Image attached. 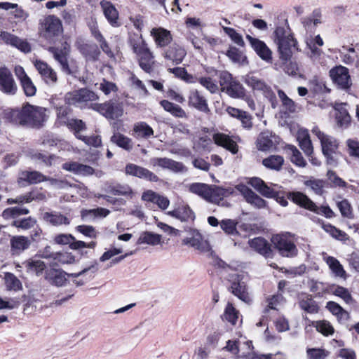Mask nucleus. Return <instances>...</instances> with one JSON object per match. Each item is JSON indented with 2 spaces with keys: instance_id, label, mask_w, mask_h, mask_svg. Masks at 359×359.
I'll use <instances>...</instances> for the list:
<instances>
[{
  "instance_id": "obj_57",
  "label": "nucleus",
  "mask_w": 359,
  "mask_h": 359,
  "mask_svg": "<svg viewBox=\"0 0 359 359\" xmlns=\"http://www.w3.org/2000/svg\"><path fill=\"white\" fill-rule=\"evenodd\" d=\"M224 318L231 323L235 325L238 318V312L233 307L231 303H228L224 313Z\"/></svg>"
},
{
  "instance_id": "obj_54",
  "label": "nucleus",
  "mask_w": 359,
  "mask_h": 359,
  "mask_svg": "<svg viewBox=\"0 0 359 359\" xmlns=\"http://www.w3.org/2000/svg\"><path fill=\"white\" fill-rule=\"evenodd\" d=\"M315 327L318 332L324 336L332 335L334 332V329L331 323L325 320L316 321Z\"/></svg>"
},
{
  "instance_id": "obj_40",
  "label": "nucleus",
  "mask_w": 359,
  "mask_h": 359,
  "mask_svg": "<svg viewBox=\"0 0 359 359\" xmlns=\"http://www.w3.org/2000/svg\"><path fill=\"white\" fill-rule=\"evenodd\" d=\"M138 244H147L151 245H157L162 244L161 236L153 232H143L139 237Z\"/></svg>"
},
{
  "instance_id": "obj_33",
  "label": "nucleus",
  "mask_w": 359,
  "mask_h": 359,
  "mask_svg": "<svg viewBox=\"0 0 359 359\" xmlns=\"http://www.w3.org/2000/svg\"><path fill=\"white\" fill-rule=\"evenodd\" d=\"M135 251L125 252L123 253L121 248H110L100 257V259L101 262H105L112 259L111 262L116 264L127 256L133 255Z\"/></svg>"
},
{
  "instance_id": "obj_50",
  "label": "nucleus",
  "mask_w": 359,
  "mask_h": 359,
  "mask_svg": "<svg viewBox=\"0 0 359 359\" xmlns=\"http://www.w3.org/2000/svg\"><path fill=\"white\" fill-rule=\"evenodd\" d=\"M210 186L203 183H193L189 185V191L208 200Z\"/></svg>"
},
{
  "instance_id": "obj_1",
  "label": "nucleus",
  "mask_w": 359,
  "mask_h": 359,
  "mask_svg": "<svg viewBox=\"0 0 359 359\" xmlns=\"http://www.w3.org/2000/svg\"><path fill=\"white\" fill-rule=\"evenodd\" d=\"M209 263L220 269V273L230 283L229 291L244 302L251 301L248 288L244 281V275L240 273L242 264L237 262L226 264L221 259L212 248H198Z\"/></svg>"
},
{
  "instance_id": "obj_58",
  "label": "nucleus",
  "mask_w": 359,
  "mask_h": 359,
  "mask_svg": "<svg viewBox=\"0 0 359 359\" xmlns=\"http://www.w3.org/2000/svg\"><path fill=\"white\" fill-rule=\"evenodd\" d=\"M327 264L329 265L330 269L338 277H344L345 275V271L343 269L342 266L340 264L338 260L332 257H328L327 258Z\"/></svg>"
},
{
  "instance_id": "obj_18",
  "label": "nucleus",
  "mask_w": 359,
  "mask_h": 359,
  "mask_svg": "<svg viewBox=\"0 0 359 359\" xmlns=\"http://www.w3.org/2000/svg\"><path fill=\"white\" fill-rule=\"evenodd\" d=\"M151 164L154 167L158 166L163 169H168L173 172H184L187 170V168L182 163L165 157L151 158Z\"/></svg>"
},
{
  "instance_id": "obj_11",
  "label": "nucleus",
  "mask_w": 359,
  "mask_h": 359,
  "mask_svg": "<svg viewBox=\"0 0 359 359\" xmlns=\"http://www.w3.org/2000/svg\"><path fill=\"white\" fill-rule=\"evenodd\" d=\"M330 76L333 82L341 89H348L352 85L348 69L344 66L339 65L332 68Z\"/></svg>"
},
{
  "instance_id": "obj_29",
  "label": "nucleus",
  "mask_w": 359,
  "mask_h": 359,
  "mask_svg": "<svg viewBox=\"0 0 359 359\" xmlns=\"http://www.w3.org/2000/svg\"><path fill=\"white\" fill-rule=\"evenodd\" d=\"M1 39L7 44H11L16 47L21 51L27 53L31 51L29 44L18 36L13 35L7 32H1L0 34Z\"/></svg>"
},
{
  "instance_id": "obj_34",
  "label": "nucleus",
  "mask_w": 359,
  "mask_h": 359,
  "mask_svg": "<svg viewBox=\"0 0 359 359\" xmlns=\"http://www.w3.org/2000/svg\"><path fill=\"white\" fill-rule=\"evenodd\" d=\"M334 109L337 124L341 127H347L351 122V116L346 109V104L341 103L336 104Z\"/></svg>"
},
{
  "instance_id": "obj_4",
  "label": "nucleus",
  "mask_w": 359,
  "mask_h": 359,
  "mask_svg": "<svg viewBox=\"0 0 359 359\" xmlns=\"http://www.w3.org/2000/svg\"><path fill=\"white\" fill-rule=\"evenodd\" d=\"M287 198L302 208L318 214H323L327 218H332L334 216V212L329 206H322L318 208L306 195L302 192H289Z\"/></svg>"
},
{
  "instance_id": "obj_36",
  "label": "nucleus",
  "mask_w": 359,
  "mask_h": 359,
  "mask_svg": "<svg viewBox=\"0 0 359 359\" xmlns=\"http://www.w3.org/2000/svg\"><path fill=\"white\" fill-rule=\"evenodd\" d=\"M47 180L46 177L38 171H24L20 175L19 182L25 181L29 184H36Z\"/></svg>"
},
{
  "instance_id": "obj_24",
  "label": "nucleus",
  "mask_w": 359,
  "mask_h": 359,
  "mask_svg": "<svg viewBox=\"0 0 359 359\" xmlns=\"http://www.w3.org/2000/svg\"><path fill=\"white\" fill-rule=\"evenodd\" d=\"M186 55V50L176 43L169 46L163 54L165 59L172 61L175 65L180 64Z\"/></svg>"
},
{
  "instance_id": "obj_31",
  "label": "nucleus",
  "mask_w": 359,
  "mask_h": 359,
  "mask_svg": "<svg viewBox=\"0 0 359 359\" xmlns=\"http://www.w3.org/2000/svg\"><path fill=\"white\" fill-rule=\"evenodd\" d=\"M140 67L147 73H150L154 70L155 64L154 56L148 48L147 49L136 55Z\"/></svg>"
},
{
  "instance_id": "obj_10",
  "label": "nucleus",
  "mask_w": 359,
  "mask_h": 359,
  "mask_svg": "<svg viewBox=\"0 0 359 359\" xmlns=\"http://www.w3.org/2000/svg\"><path fill=\"white\" fill-rule=\"evenodd\" d=\"M91 108L109 119H115L122 116L123 109L120 103L109 100L102 104H93Z\"/></svg>"
},
{
  "instance_id": "obj_37",
  "label": "nucleus",
  "mask_w": 359,
  "mask_h": 359,
  "mask_svg": "<svg viewBox=\"0 0 359 359\" xmlns=\"http://www.w3.org/2000/svg\"><path fill=\"white\" fill-rule=\"evenodd\" d=\"M286 151L290 156V161L292 163L301 168L306 167V161L302 156V153L295 146L291 144L287 145L286 147Z\"/></svg>"
},
{
  "instance_id": "obj_25",
  "label": "nucleus",
  "mask_w": 359,
  "mask_h": 359,
  "mask_svg": "<svg viewBox=\"0 0 359 359\" xmlns=\"http://www.w3.org/2000/svg\"><path fill=\"white\" fill-rule=\"evenodd\" d=\"M46 198V195L44 193L38 189H34L29 193H27L24 195L19 196L16 197V198H8L7 203L8 204H13V203H29L33 201H43Z\"/></svg>"
},
{
  "instance_id": "obj_32",
  "label": "nucleus",
  "mask_w": 359,
  "mask_h": 359,
  "mask_svg": "<svg viewBox=\"0 0 359 359\" xmlns=\"http://www.w3.org/2000/svg\"><path fill=\"white\" fill-rule=\"evenodd\" d=\"M68 274L64 271L51 269L46 272L45 278L52 285L61 287L67 283Z\"/></svg>"
},
{
  "instance_id": "obj_35",
  "label": "nucleus",
  "mask_w": 359,
  "mask_h": 359,
  "mask_svg": "<svg viewBox=\"0 0 359 359\" xmlns=\"http://www.w3.org/2000/svg\"><path fill=\"white\" fill-rule=\"evenodd\" d=\"M111 142L126 151H130L133 147L132 140L118 132L113 134L111 137Z\"/></svg>"
},
{
  "instance_id": "obj_15",
  "label": "nucleus",
  "mask_w": 359,
  "mask_h": 359,
  "mask_svg": "<svg viewBox=\"0 0 359 359\" xmlns=\"http://www.w3.org/2000/svg\"><path fill=\"white\" fill-rule=\"evenodd\" d=\"M48 51L53 55L54 59L60 64V68L63 72L67 74L77 77L78 68L69 64L68 61V55L62 53L59 50V48L50 47Z\"/></svg>"
},
{
  "instance_id": "obj_17",
  "label": "nucleus",
  "mask_w": 359,
  "mask_h": 359,
  "mask_svg": "<svg viewBox=\"0 0 359 359\" xmlns=\"http://www.w3.org/2000/svg\"><path fill=\"white\" fill-rule=\"evenodd\" d=\"M311 132L320 140L323 154L335 152L338 150L339 143L334 137L320 131L317 126H314L312 128Z\"/></svg>"
},
{
  "instance_id": "obj_7",
  "label": "nucleus",
  "mask_w": 359,
  "mask_h": 359,
  "mask_svg": "<svg viewBox=\"0 0 359 359\" xmlns=\"http://www.w3.org/2000/svg\"><path fill=\"white\" fill-rule=\"evenodd\" d=\"M244 82L254 92L259 93L267 98L274 107L273 102L276 100V95L264 81L252 74H248L245 77Z\"/></svg>"
},
{
  "instance_id": "obj_20",
  "label": "nucleus",
  "mask_w": 359,
  "mask_h": 359,
  "mask_svg": "<svg viewBox=\"0 0 359 359\" xmlns=\"http://www.w3.org/2000/svg\"><path fill=\"white\" fill-rule=\"evenodd\" d=\"M34 67L43 80L48 85H54L57 81L55 71L46 62L41 60H36Z\"/></svg>"
},
{
  "instance_id": "obj_28",
  "label": "nucleus",
  "mask_w": 359,
  "mask_h": 359,
  "mask_svg": "<svg viewBox=\"0 0 359 359\" xmlns=\"http://www.w3.org/2000/svg\"><path fill=\"white\" fill-rule=\"evenodd\" d=\"M297 240L294 235L288 232L273 235L271 239L274 247H296L297 245H299Z\"/></svg>"
},
{
  "instance_id": "obj_56",
  "label": "nucleus",
  "mask_w": 359,
  "mask_h": 359,
  "mask_svg": "<svg viewBox=\"0 0 359 359\" xmlns=\"http://www.w3.org/2000/svg\"><path fill=\"white\" fill-rule=\"evenodd\" d=\"M26 267L30 273L39 276L46 268V264L41 260H32L26 264Z\"/></svg>"
},
{
  "instance_id": "obj_48",
  "label": "nucleus",
  "mask_w": 359,
  "mask_h": 359,
  "mask_svg": "<svg viewBox=\"0 0 359 359\" xmlns=\"http://www.w3.org/2000/svg\"><path fill=\"white\" fill-rule=\"evenodd\" d=\"M300 308L309 313H316L318 312V306L316 301L311 297L306 296L299 302Z\"/></svg>"
},
{
  "instance_id": "obj_38",
  "label": "nucleus",
  "mask_w": 359,
  "mask_h": 359,
  "mask_svg": "<svg viewBox=\"0 0 359 359\" xmlns=\"http://www.w3.org/2000/svg\"><path fill=\"white\" fill-rule=\"evenodd\" d=\"M55 243L57 245H69V247H86L83 241H76L71 234H60L55 237Z\"/></svg>"
},
{
  "instance_id": "obj_64",
  "label": "nucleus",
  "mask_w": 359,
  "mask_h": 359,
  "mask_svg": "<svg viewBox=\"0 0 359 359\" xmlns=\"http://www.w3.org/2000/svg\"><path fill=\"white\" fill-rule=\"evenodd\" d=\"M337 205L343 217L348 219L353 218L352 208L347 200L339 201Z\"/></svg>"
},
{
  "instance_id": "obj_46",
  "label": "nucleus",
  "mask_w": 359,
  "mask_h": 359,
  "mask_svg": "<svg viewBox=\"0 0 359 359\" xmlns=\"http://www.w3.org/2000/svg\"><path fill=\"white\" fill-rule=\"evenodd\" d=\"M133 131L137 137L149 138L153 136V129L145 122H138L134 125Z\"/></svg>"
},
{
  "instance_id": "obj_51",
  "label": "nucleus",
  "mask_w": 359,
  "mask_h": 359,
  "mask_svg": "<svg viewBox=\"0 0 359 359\" xmlns=\"http://www.w3.org/2000/svg\"><path fill=\"white\" fill-rule=\"evenodd\" d=\"M331 292L335 296L341 298L346 304H352L353 303V299L346 288L341 286H333L331 288Z\"/></svg>"
},
{
  "instance_id": "obj_47",
  "label": "nucleus",
  "mask_w": 359,
  "mask_h": 359,
  "mask_svg": "<svg viewBox=\"0 0 359 359\" xmlns=\"http://www.w3.org/2000/svg\"><path fill=\"white\" fill-rule=\"evenodd\" d=\"M109 192L114 195L122 196L130 198L133 196L131 187L127 184H117L109 187Z\"/></svg>"
},
{
  "instance_id": "obj_45",
  "label": "nucleus",
  "mask_w": 359,
  "mask_h": 359,
  "mask_svg": "<svg viewBox=\"0 0 359 359\" xmlns=\"http://www.w3.org/2000/svg\"><path fill=\"white\" fill-rule=\"evenodd\" d=\"M284 158L279 155H271L262 160V164L267 168L278 171L281 169Z\"/></svg>"
},
{
  "instance_id": "obj_43",
  "label": "nucleus",
  "mask_w": 359,
  "mask_h": 359,
  "mask_svg": "<svg viewBox=\"0 0 359 359\" xmlns=\"http://www.w3.org/2000/svg\"><path fill=\"white\" fill-rule=\"evenodd\" d=\"M106 18L111 25L116 23L118 19V12L115 7L109 1H102L100 3Z\"/></svg>"
},
{
  "instance_id": "obj_60",
  "label": "nucleus",
  "mask_w": 359,
  "mask_h": 359,
  "mask_svg": "<svg viewBox=\"0 0 359 359\" xmlns=\"http://www.w3.org/2000/svg\"><path fill=\"white\" fill-rule=\"evenodd\" d=\"M226 55L233 62L244 64L246 62V57L235 47L230 48Z\"/></svg>"
},
{
  "instance_id": "obj_2",
  "label": "nucleus",
  "mask_w": 359,
  "mask_h": 359,
  "mask_svg": "<svg viewBox=\"0 0 359 359\" xmlns=\"http://www.w3.org/2000/svg\"><path fill=\"white\" fill-rule=\"evenodd\" d=\"M4 118L8 121L31 128H41L47 121L46 109L25 104L20 109H8L4 111Z\"/></svg>"
},
{
  "instance_id": "obj_30",
  "label": "nucleus",
  "mask_w": 359,
  "mask_h": 359,
  "mask_svg": "<svg viewBox=\"0 0 359 359\" xmlns=\"http://www.w3.org/2000/svg\"><path fill=\"white\" fill-rule=\"evenodd\" d=\"M62 168L81 176H90L94 173V169L87 165L78 162H67L62 164Z\"/></svg>"
},
{
  "instance_id": "obj_3",
  "label": "nucleus",
  "mask_w": 359,
  "mask_h": 359,
  "mask_svg": "<svg viewBox=\"0 0 359 359\" xmlns=\"http://www.w3.org/2000/svg\"><path fill=\"white\" fill-rule=\"evenodd\" d=\"M275 43L278 46L280 59L286 64L292 55V48L295 46L297 41L291 35L288 27H278L275 32Z\"/></svg>"
},
{
  "instance_id": "obj_14",
  "label": "nucleus",
  "mask_w": 359,
  "mask_h": 359,
  "mask_svg": "<svg viewBox=\"0 0 359 359\" xmlns=\"http://www.w3.org/2000/svg\"><path fill=\"white\" fill-rule=\"evenodd\" d=\"M98 271V266L96 262L85 267L78 273L68 274V278H72V282L76 286H82L93 279Z\"/></svg>"
},
{
  "instance_id": "obj_5",
  "label": "nucleus",
  "mask_w": 359,
  "mask_h": 359,
  "mask_svg": "<svg viewBox=\"0 0 359 359\" xmlns=\"http://www.w3.org/2000/svg\"><path fill=\"white\" fill-rule=\"evenodd\" d=\"M98 99L99 97L95 92L86 88L68 92L65 96L66 104L79 107H83L88 102L96 101Z\"/></svg>"
},
{
  "instance_id": "obj_63",
  "label": "nucleus",
  "mask_w": 359,
  "mask_h": 359,
  "mask_svg": "<svg viewBox=\"0 0 359 359\" xmlns=\"http://www.w3.org/2000/svg\"><path fill=\"white\" fill-rule=\"evenodd\" d=\"M324 230L329 233L332 237L343 241L346 239L347 235L342 231L337 229L335 226H332L331 224H324L323 225Z\"/></svg>"
},
{
  "instance_id": "obj_41",
  "label": "nucleus",
  "mask_w": 359,
  "mask_h": 359,
  "mask_svg": "<svg viewBox=\"0 0 359 359\" xmlns=\"http://www.w3.org/2000/svg\"><path fill=\"white\" fill-rule=\"evenodd\" d=\"M129 44L133 52L137 55L148 48L147 44L143 39L142 34H133L130 36Z\"/></svg>"
},
{
  "instance_id": "obj_39",
  "label": "nucleus",
  "mask_w": 359,
  "mask_h": 359,
  "mask_svg": "<svg viewBox=\"0 0 359 359\" xmlns=\"http://www.w3.org/2000/svg\"><path fill=\"white\" fill-rule=\"evenodd\" d=\"M43 219L50 224L54 226L61 224L68 225L70 222L69 219L60 212H45L43 214Z\"/></svg>"
},
{
  "instance_id": "obj_19",
  "label": "nucleus",
  "mask_w": 359,
  "mask_h": 359,
  "mask_svg": "<svg viewBox=\"0 0 359 359\" xmlns=\"http://www.w3.org/2000/svg\"><path fill=\"white\" fill-rule=\"evenodd\" d=\"M246 39L262 60L266 62H271L272 52L264 41L258 39L253 38L250 35H247Z\"/></svg>"
},
{
  "instance_id": "obj_55",
  "label": "nucleus",
  "mask_w": 359,
  "mask_h": 359,
  "mask_svg": "<svg viewBox=\"0 0 359 359\" xmlns=\"http://www.w3.org/2000/svg\"><path fill=\"white\" fill-rule=\"evenodd\" d=\"M92 34L95 39L100 43V48H102V51L105 53L109 57H113V52L111 50L107 42L105 41L104 38L99 32V30L95 29L92 31Z\"/></svg>"
},
{
  "instance_id": "obj_49",
  "label": "nucleus",
  "mask_w": 359,
  "mask_h": 359,
  "mask_svg": "<svg viewBox=\"0 0 359 359\" xmlns=\"http://www.w3.org/2000/svg\"><path fill=\"white\" fill-rule=\"evenodd\" d=\"M4 279L6 286L8 290L18 291L22 289L20 280L14 274L6 273Z\"/></svg>"
},
{
  "instance_id": "obj_23",
  "label": "nucleus",
  "mask_w": 359,
  "mask_h": 359,
  "mask_svg": "<svg viewBox=\"0 0 359 359\" xmlns=\"http://www.w3.org/2000/svg\"><path fill=\"white\" fill-rule=\"evenodd\" d=\"M234 193L231 187L223 188L218 186H210L208 201L219 204L224 198L228 197Z\"/></svg>"
},
{
  "instance_id": "obj_12",
  "label": "nucleus",
  "mask_w": 359,
  "mask_h": 359,
  "mask_svg": "<svg viewBox=\"0 0 359 359\" xmlns=\"http://www.w3.org/2000/svg\"><path fill=\"white\" fill-rule=\"evenodd\" d=\"M0 91L8 95H14L18 91L13 74L6 67H0Z\"/></svg>"
},
{
  "instance_id": "obj_21",
  "label": "nucleus",
  "mask_w": 359,
  "mask_h": 359,
  "mask_svg": "<svg viewBox=\"0 0 359 359\" xmlns=\"http://www.w3.org/2000/svg\"><path fill=\"white\" fill-rule=\"evenodd\" d=\"M188 103L189 106L201 111L208 112L210 111L206 98L197 89H191L189 91Z\"/></svg>"
},
{
  "instance_id": "obj_42",
  "label": "nucleus",
  "mask_w": 359,
  "mask_h": 359,
  "mask_svg": "<svg viewBox=\"0 0 359 359\" xmlns=\"http://www.w3.org/2000/svg\"><path fill=\"white\" fill-rule=\"evenodd\" d=\"M326 308L334 316H337L338 320L346 321L349 317L348 313L345 311L339 304L334 302H328Z\"/></svg>"
},
{
  "instance_id": "obj_61",
  "label": "nucleus",
  "mask_w": 359,
  "mask_h": 359,
  "mask_svg": "<svg viewBox=\"0 0 359 359\" xmlns=\"http://www.w3.org/2000/svg\"><path fill=\"white\" fill-rule=\"evenodd\" d=\"M236 222L230 219H223L220 222L219 224L222 229L228 234L237 233Z\"/></svg>"
},
{
  "instance_id": "obj_53",
  "label": "nucleus",
  "mask_w": 359,
  "mask_h": 359,
  "mask_svg": "<svg viewBox=\"0 0 359 359\" xmlns=\"http://www.w3.org/2000/svg\"><path fill=\"white\" fill-rule=\"evenodd\" d=\"M82 53L88 60H95L98 59L100 50L95 44H85L81 48Z\"/></svg>"
},
{
  "instance_id": "obj_16",
  "label": "nucleus",
  "mask_w": 359,
  "mask_h": 359,
  "mask_svg": "<svg viewBox=\"0 0 359 359\" xmlns=\"http://www.w3.org/2000/svg\"><path fill=\"white\" fill-rule=\"evenodd\" d=\"M236 189L242 194L246 202L255 208L262 209L267 206V202L259 196L253 192L243 184L236 185Z\"/></svg>"
},
{
  "instance_id": "obj_26",
  "label": "nucleus",
  "mask_w": 359,
  "mask_h": 359,
  "mask_svg": "<svg viewBox=\"0 0 359 359\" xmlns=\"http://www.w3.org/2000/svg\"><path fill=\"white\" fill-rule=\"evenodd\" d=\"M297 140L299 146L307 156H311L313 153V147L310 138L309 130L306 128H299L297 133Z\"/></svg>"
},
{
  "instance_id": "obj_22",
  "label": "nucleus",
  "mask_w": 359,
  "mask_h": 359,
  "mask_svg": "<svg viewBox=\"0 0 359 359\" xmlns=\"http://www.w3.org/2000/svg\"><path fill=\"white\" fill-rule=\"evenodd\" d=\"M151 36L153 37L157 47L163 48L170 44L172 40L170 32L163 27H155L151 30Z\"/></svg>"
},
{
  "instance_id": "obj_27",
  "label": "nucleus",
  "mask_w": 359,
  "mask_h": 359,
  "mask_svg": "<svg viewBox=\"0 0 359 359\" xmlns=\"http://www.w3.org/2000/svg\"><path fill=\"white\" fill-rule=\"evenodd\" d=\"M212 140L217 145L226 149L233 154L238 151L236 142L228 135L220 133H215L212 135Z\"/></svg>"
},
{
  "instance_id": "obj_8",
  "label": "nucleus",
  "mask_w": 359,
  "mask_h": 359,
  "mask_svg": "<svg viewBox=\"0 0 359 359\" xmlns=\"http://www.w3.org/2000/svg\"><path fill=\"white\" fill-rule=\"evenodd\" d=\"M41 29L45 38L50 39L62 32L60 20L53 15H49L40 20Z\"/></svg>"
},
{
  "instance_id": "obj_9",
  "label": "nucleus",
  "mask_w": 359,
  "mask_h": 359,
  "mask_svg": "<svg viewBox=\"0 0 359 359\" xmlns=\"http://www.w3.org/2000/svg\"><path fill=\"white\" fill-rule=\"evenodd\" d=\"M248 183L263 196L269 198H276L277 203L283 207L287 205L288 202L287 199L284 196H278L277 192L270 188L261 178H250Z\"/></svg>"
},
{
  "instance_id": "obj_59",
  "label": "nucleus",
  "mask_w": 359,
  "mask_h": 359,
  "mask_svg": "<svg viewBox=\"0 0 359 359\" xmlns=\"http://www.w3.org/2000/svg\"><path fill=\"white\" fill-rule=\"evenodd\" d=\"M219 25L222 26L224 32L231 38V39L237 45L240 46H244V41L242 36L238 34L234 29L223 26L222 23H219Z\"/></svg>"
},
{
  "instance_id": "obj_13",
  "label": "nucleus",
  "mask_w": 359,
  "mask_h": 359,
  "mask_svg": "<svg viewBox=\"0 0 359 359\" xmlns=\"http://www.w3.org/2000/svg\"><path fill=\"white\" fill-rule=\"evenodd\" d=\"M72 252L62 250L61 252L53 254H43V257L46 259H52V265L58 264H70L74 263L76 259H79V252L77 250L79 248H69Z\"/></svg>"
},
{
  "instance_id": "obj_44",
  "label": "nucleus",
  "mask_w": 359,
  "mask_h": 359,
  "mask_svg": "<svg viewBox=\"0 0 359 359\" xmlns=\"http://www.w3.org/2000/svg\"><path fill=\"white\" fill-rule=\"evenodd\" d=\"M160 104L165 111L170 113L175 117L184 118L186 116V112L181 107L177 104H175L168 100H162L161 101Z\"/></svg>"
},
{
  "instance_id": "obj_6",
  "label": "nucleus",
  "mask_w": 359,
  "mask_h": 359,
  "mask_svg": "<svg viewBox=\"0 0 359 359\" xmlns=\"http://www.w3.org/2000/svg\"><path fill=\"white\" fill-rule=\"evenodd\" d=\"M220 86L222 92L226 93L233 98H244L245 91L243 86L232 78L228 72L220 74Z\"/></svg>"
},
{
  "instance_id": "obj_52",
  "label": "nucleus",
  "mask_w": 359,
  "mask_h": 359,
  "mask_svg": "<svg viewBox=\"0 0 359 359\" xmlns=\"http://www.w3.org/2000/svg\"><path fill=\"white\" fill-rule=\"evenodd\" d=\"M197 81L212 94L216 93L219 90L217 82L211 77L201 76L198 78Z\"/></svg>"
},
{
  "instance_id": "obj_62",
  "label": "nucleus",
  "mask_w": 359,
  "mask_h": 359,
  "mask_svg": "<svg viewBox=\"0 0 359 359\" xmlns=\"http://www.w3.org/2000/svg\"><path fill=\"white\" fill-rule=\"evenodd\" d=\"M136 177L152 182H156L159 181V177L155 173L143 167L140 168Z\"/></svg>"
}]
</instances>
